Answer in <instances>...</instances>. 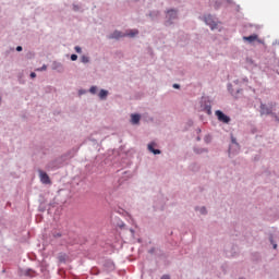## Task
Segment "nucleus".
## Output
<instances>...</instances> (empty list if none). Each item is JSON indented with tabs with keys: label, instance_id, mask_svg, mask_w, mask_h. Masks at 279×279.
I'll return each mask as SVG.
<instances>
[{
	"label": "nucleus",
	"instance_id": "nucleus-2",
	"mask_svg": "<svg viewBox=\"0 0 279 279\" xmlns=\"http://www.w3.org/2000/svg\"><path fill=\"white\" fill-rule=\"evenodd\" d=\"M38 173H39V179H40V182L43 184H51V179L49 177V174H47V172H44V170H38Z\"/></svg>",
	"mask_w": 279,
	"mask_h": 279
},
{
	"label": "nucleus",
	"instance_id": "nucleus-5",
	"mask_svg": "<svg viewBox=\"0 0 279 279\" xmlns=\"http://www.w3.org/2000/svg\"><path fill=\"white\" fill-rule=\"evenodd\" d=\"M167 19H168L167 24H168V25H171V23H172L171 21L177 20V11L173 10V9L168 10V12H167Z\"/></svg>",
	"mask_w": 279,
	"mask_h": 279
},
{
	"label": "nucleus",
	"instance_id": "nucleus-7",
	"mask_svg": "<svg viewBox=\"0 0 279 279\" xmlns=\"http://www.w3.org/2000/svg\"><path fill=\"white\" fill-rule=\"evenodd\" d=\"M154 147H156L155 142H151L150 144H148V150L150 153H153L154 155H160V150H158V149H156Z\"/></svg>",
	"mask_w": 279,
	"mask_h": 279
},
{
	"label": "nucleus",
	"instance_id": "nucleus-10",
	"mask_svg": "<svg viewBox=\"0 0 279 279\" xmlns=\"http://www.w3.org/2000/svg\"><path fill=\"white\" fill-rule=\"evenodd\" d=\"M106 97H108V90H106V89H100V92H99V98H100V99H105Z\"/></svg>",
	"mask_w": 279,
	"mask_h": 279
},
{
	"label": "nucleus",
	"instance_id": "nucleus-1",
	"mask_svg": "<svg viewBox=\"0 0 279 279\" xmlns=\"http://www.w3.org/2000/svg\"><path fill=\"white\" fill-rule=\"evenodd\" d=\"M136 35H138V29H131L129 33L126 34H123L119 31H114L110 36H109V39H119L121 37H125V36H129V37H135Z\"/></svg>",
	"mask_w": 279,
	"mask_h": 279
},
{
	"label": "nucleus",
	"instance_id": "nucleus-13",
	"mask_svg": "<svg viewBox=\"0 0 279 279\" xmlns=\"http://www.w3.org/2000/svg\"><path fill=\"white\" fill-rule=\"evenodd\" d=\"M75 51L77 53H82L83 52L82 47L81 46H75Z\"/></svg>",
	"mask_w": 279,
	"mask_h": 279
},
{
	"label": "nucleus",
	"instance_id": "nucleus-21",
	"mask_svg": "<svg viewBox=\"0 0 279 279\" xmlns=\"http://www.w3.org/2000/svg\"><path fill=\"white\" fill-rule=\"evenodd\" d=\"M232 143H235V140H234V137H232Z\"/></svg>",
	"mask_w": 279,
	"mask_h": 279
},
{
	"label": "nucleus",
	"instance_id": "nucleus-18",
	"mask_svg": "<svg viewBox=\"0 0 279 279\" xmlns=\"http://www.w3.org/2000/svg\"><path fill=\"white\" fill-rule=\"evenodd\" d=\"M180 87V85L179 84H173V88H179Z\"/></svg>",
	"mask_w": 279,
	"mask_h": 279
},
{
	"label": "nucleus",
	"instance_id": "nucleus-19",
	"mask_svg": "<svg viewBox=\"0 0 279 279\" xmlns=\"http://www.w3.org/2000/svg\"><path fill=\"white\" fill-rule=\"evenodd\" d=\"M161 279H170L169 276H163Z\"/></svg>",
	"mask_w": 279,
	"mask_h": 279
},
{
	"label": "nucleus",
	"instance_id": "nucleus-22",
	"mask_svg": "<svg viewBox=\"0 0 279 279\" xmlns=\"http://www.w3.org/2000/svg\"><path fill=\"white\" fill-rule=\"evenodd\" d=\"M274 248H275V250L277 248V245H276V244L274 245Z\"/></svg>",
	"mask_w": 279,
	"mask_h": 279
},
{
	"label": "nucleus",
	"instance_id": "nucleus-23",
	"mask_svg": "<svg viewBox=\"0 0 279 279\" xmlns=\"http://www.w3.org/2000/svg\"><path fill=\"white\" fill-rule=\"evenodd\" d=\"M208 113L210 114V109H208Z\"/></svg>",
	"mask_w": 279,
	"mask_h": 279
},
{
	"label": "nucleus",
	"instance_id": "nucleus-3",
	"mask_svg": "<svg viewBox=\"0 0 279 279\" xmlns=\"http://www.w3.org/2000/svg\"><path fill=\"white\" fill-rule=\"evenodd\" d=\"M243 40L247 41L248 44H253V43L263 44L262 39L258 38L257 34H252L250 36H243Z\"/></svg>",
	"mask_w": 279,
	"mask_h": 279
},
{
	"label": "nucleus",
	"instance_id": "nucleus-20",
	"mask_svg": "<svg viewBox=\"0 0 279 279\" xmlns=\"http://www.w3.org/2000/svg\"><path fill=\"white\" fill-rule=\"evenodd\" d=\"M201 211H202V214H205L206 209H205V208H202Z\"/></svg>",
	"mask_w": 279,
	"mask_h": 279
},
{
	"label": "nucleus",
	"instance_id": "nucleus-6",
	"mask_svg": "<svg viewBox=\"0 0 279 279\" xmlns=\"http://www.w3.org/2000/svg\"><path fill=\"white\" fill-rule=\"evenodd\" d=\"M205 23L210 26V28L214 31L217 26L216 22L214 21L213 16L210 14L205 16Z\"/></svg>",
	"mask_w": 279,
	"mask_h": 279
},
{
	"label": "nucleus",
	"instance_id": "nucleus-15",
	"mask_svg": "<svg viewBox=\"0 0 279 279\" xmlns=\"http://www.w3.org/2000/svg\"><path fill=\"white\" fill-rule=\"evenodd\" d=\"M77 59H78L77 54H75V53L71 54V60L72 61H76Z\"/></svg>",
	"mask_w": 279,
	"mask_h": 279
},
{
	"label": "nucleus",
	"instance_id": "nucleus-9",
	"mask_svg": "<svg viewBox=\"0 0 279 279\" xmlns=\"http://www.w3.org/2000/svg\"><path fill=\"white\" fill-rule=\"evenodd\" d=\"M131 121L133 124H138V122H141V116H138V113H133L131 116Z\"/></svg>",
	"mask_w": 279,
	"mask_h": 279
},
{
	"label": "nucleus",
	"instance_id": "nucleus-17",
	"mask_svg": "<svg viewBox=\"0 0 279 279\" xmlns=\"http://www.w3.org/2000/svg\"><path fill=\"white\" fill-rule=\"evenodd\" d=\"M16 51H17V52L23 51V47H22V46H17V47H16Z\"/></svg>",
	"mask_w": 279,
	"mask_h": 279
},
{
	"label": "nucleus",
	"instance_id": "nucleus-4",
	"mask_svg": "<svg viewBox=\"0 0 279 279\" xmlns=\"http://www.w3.org/2000/svg\"><path fill=\"white\" fill-rule=\"evenodd\" d=\"M215 114L219 122L225 124H228L230 122L229 116H226L225 113H222V111H216Z\"/></svg>",
	"mask_w": 279,
	"mask_h": 279
},
{
	"label": "nucleus",
	"instance_id": "nucleus-8",
	"mask_svg": "<svg viewBox=\"0 0 279 279\" xmlns=\"http://www.w3.org/2000/svg\"><path fill=\"white\" fill-rule=\"evenodd\" d=\"M271 113V109H269V107H267L266 105L262 104L260 106V114H270Z\"/></svg>",
	"mask_w": 279,
	"mask_h": 279
},
{
	"label": "nucleus",
	"instance_id": "nucleus-11",
	"mask_svg": "<svg viewBox=\"0 0 279 279\" xmlns=\"http://www.w3.org/2000/svg\"><path fill=\"white\" fill-rule=\"evenodd\" d=\"M81 61H82V63H89V57L82 56Z\"/></svg>",
	"mask_w": 279,
	"mask_h": 279
},
{
	"label": "nucleus",
	"instance_id": "nucleus-12",
	"mask_svg": "<svg viewBox=\"0 0 279 279\" xmlns=\"http://www.w3.org/2000/svg\"><path fill=\"white\" fill-rule=\"evenodd\" d=\"M89 92H90L92 94H96V93H97V86H92L90 89H89Z\"/></svg>",
	"mask_w": 279,
	"mask_h": 279
},
{
	"label": "nucleus",
	"instance_id": "nucleus-16",
	"mask_svg": "<svg viewBox=\"0 0 279 279\" xmlns=\"http://www.w3.org/2000/svg\"><path fill=\"white\" fill-rule=\"evenodd\" d=\"M37 77V73L36 72H32L31 73V78H36Z\"/></svg>",
	"mask_w": 279,
	"mask_h": 279
},
{
	"label": "nucleus",
	"instance_id": "nucleus-14",
	"mask_svg": "<svg viewBox=\"0 0 279 279\" xmlns=\"http://www.w3.org/2000/svg\"><path fill=\"white\" fill-rule=\"evenodd\" d=\"M38 72L47 71V65L44 64L43 68L37 69Z\"/></svg>",
	"mask_w": 279,
	"mask_h": 279
}]
</instances>
